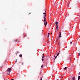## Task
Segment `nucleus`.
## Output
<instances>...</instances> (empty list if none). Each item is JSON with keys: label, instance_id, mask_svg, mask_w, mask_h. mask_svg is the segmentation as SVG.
<instances>
[{"label": "nucleus", "instance_id": "obj_22", "mask_svg": "<svg viewBox=\"0 0 80 80\" xmlns=\"http://www.w3.org/2000/svg\"><path fill=\"white\" fill-rule=\"evenodd\" d=\"M56 55H57V53H56Z\"/></svg>", "mask_w": 80, "mask_h": 80}, {"label": "nucleus", "instance_id": "obj_21", "mask_svg": "<svg viewBox=\"0 0 80 80\" xmlns=\"http://www.w3.org/2000/svg\"><path fill=\"white\" fill-rule=\"evenodd\" d=\"M63 78V77H62V79Z\"/></svg>", "mask_w": 80, "mask_h": 80}, {"label": "nucleus", "instance_id": "obj_32", "mask_svg": "<svg viewBox=\"0 0 80 80\" xmlns=\"http://www.w3.org/2000/svg\"><path fill=\"white\" fill-rule=\"evenodd\" d=\"M80 72L79 73V75H80Z\"/></svg>", "mask_w": 80, "mask_h": 80}, {"label": "nucleus", "instance_id": "obj_11", "mask_svg": "<svg viewBox=\"0 0 80 80\" xmlns=\"http://www.w3.org/2000/svg\"><path fill=\"white\" fill-rule=\"evenodd\" d=\"M59 54H60V53H59L58 55H57V56H56V57H57L58 56V55H59Z\"/></svg>", "mask_w": 80, "mask_h": 80}, {"label": "nucleus", "instance_id": "obj_4", "mask_svg": "<svg viewBox=\"0 0 80 80\" xmlns=\"http://www.w3.org/2000/svg\"><path fill=\"white\" fill-rule=\"evenodd\" d=\"M58 22H55V25L56 26H57L58 25Z\"/></svg>", "mask_w": 80, "mask_h": 80}, {"label": "nucleus", "instance_id": "obj_15", "mask_svg": "<svg viewBox=\"0 0 80 80\" xmlns=\"http://www.w3.org/2000/svg\"><path fill=\"white\" fill-rule=\"evenodd\" d=\"M18 39H16V40H15V42H17Z\"/></svg>", "mask_w": 80, "mask_h": 80}, {"label": "nucleus", "instance_id": "obj_35", "mask_svg": "<svg viewBox=\"0 0 80 80\" xmlns=\"http://www.w3.org/2000/svg\"><path fill=\"white\" fill-rule=\"evenodd\" d=\"M52 75V74L51 75Z\"/></svg>", "mask_w": 80, "mask_h": 80}, {"label": "nucleus", "instance_id": "obj_14", "mask_svg": "<svg viewBox=\"0 0 80 80\" xmlns=\"http://www.w3.org/2000/svg\"><path fill=\"white\" fill-rule=\"evenodd\" d=\"M48 37H49V35H50V33H48Z\"/></svg>", "mask_w": 80, "mask_h": 80}, {"label": "nucleus", "instance_id": "obj_16", "mask_svg": "<svg viewBox=\"0 0 80 80\" xmlns=\"http://www.w3.org/2000/svg\"><path fill=\"white\" fill-rule=\"evenodd\" d=\"M57 56H56V57H55L54 58V60H55V59H56V58H57Z\"/></svg>", "mask_w": 80, "mask_h": 80}, {"label": "nucleus", "instance_id": "obj_28", "mask_svg": "<svg viewBox=\"0 0 80 80\" xmlns=\"http://www.w3.org/2000/svg\"><path fill=\"white\" fill-rule=\"evenodd\" d=\"M29 14H31V13L30 12L29 13Z\"/></svg>", "mask_w": 80, "mask_h": 80}, {"label": "nucleus", "instance_id": "obj_9", "mask_svg": "<svg viewBox=\"0 0 80 80\" xmlns=\"http://www.w3.org/2000/svg\"><path fill=\"white\" fill-rule=\"evenodd\" d=\"M19 57H22V54H20V55H19Z\"/></svg>", "mask_w": 80, "mask_h": 80}, {"label": "nucleus", "instance_id": "obj_25", "mask_svg": "<svg viewBox=\"0 0 80 80\" xmlns=\"http://www.w3.org/2000/svg\"><path fill=\"white\" fill-rule=\"evenodd\" d=\"M58 38V39H59V38Z\"/></svg>", "mask_w": 80, "mask_h": 80}, {"label": "nucleus", "instance_id": "obj_33", "mask_svg": "<svg viewBox=\"0 0 80 80\" xmlns=\"http://www.w3.org/2000/svg\"><path fill=\"white\" fill-rule=\"evenodd\" d=\"M57 80H59V79H57Z\"/></svg>", "mask_w": 80, "mask_h": 80}, {"label": "nucleus", "instance_id": "obj_24", "mask_svg": "<svg viewBox=\"0 0 80 80\" xmlns=\"http://www.w3.org/2000/svg\"><path fill=\"white\" fill-rule=\"evenodd\" d=\"M22 65H23V62L22 63Z\"/></svg>", "mask_w": 80, "mask_h": 80}, {"label": "nucleus", "instance_id": "obj_31", "mask_svg": "<svg viewBox=\"0 0 80 80\" xmlns=\"http://www.w3.org/2000/svg\"><path fill=\"white\" fill-rule=\"evenodd\" d=\"M51 33V34H52V33Z\"/></svg>", "mask_w": 80, "mask_h": 80}, {"label": "nucleus", "instance_id": "obj_2", "mask_svg": "<svg viewBox=\"0 0 80 80\" xmlns=\"http://www.w3.org/2000/svg\"><path fill=\"white\" fill-rule=\"evenodd\" d=\"M7 71L8 72H9L10 73V72H11V68H9L7 70Z\"/></svg>", "mask_w": 80, "mask_h": 80}, {"label": "nucleus", "instance_id": "obj_10", "mask_svg": "<svg viewBox=\"0 0 80 80\" xmlns=\"http://www.w3.org/2000/svg\"><path fill=\"white\" fill-rule=\"evenodd\" d=\"M80 79V76H78V80H79Z\"/></svg>", "mask_w": 80, "mask_h": 80}, {"label": "nucleus", "instance_id": "obj_34", "mask_svg": "<svg viewBox=\"0 0 80 80\" xmlns=\"http://www.w3.org/2000/svg\"><path fill=\"white\" fill-rule=\"evenodd\" d=\"M48 43H49V42H48Z\"/></svg>", "mask_w": 80, "mask_h": 80}, {"label": "nucleus", "instance_id": "obj_12", "mask_svg": "<svg viewBox=\"0 0 80 80\" xmlns=\"http://www.w3.org/2000/svg\"><path fill=\"white\" fill-rule=\"evenodd\" d=\"M67 67H66L64 69V70H67Z\"/></svg>", "mask_w": 80, "mask_h": 80}, {"label": "nucleus", "instance_id": "obj_8", "mask_svg": "<svg viewBox=\"0 0 80 80\" xmlns=\"http://www.w3.org/2000/svg\"><path fill=\"white\" fill-rule=\"evenodd\" d=\"M72 80H75V78H72Z\"/></svg>", "mask_w": 80, "mask_h": 80}, {"label": "nucleus", "instance_id": "obj_23", "mask_svg": "<svg viewBox=\"0 0 80 80\" xmlns=\"http://www.w3.org/2000/svg\"><path fill=\"white\" fill-rule=\"evenodd\" d=\"M56 42H58V40L56 41Z\"/></svg>", "mask_w": 80, "mask_h": 80}, {"label": "nucleus", "instance_id": "obj_5", "mask_svg": "<svg viewBox=\"0 0 80 80\" xmlns=\"http://www.w3.org/2000/svg\"><path fill=\"white\" fill-rule=\"evenodd\" d=\"M43 14H44L45 15L44 16V18L45 19V17H46V12L43 13Z\"/></svg>", "mask_w": 80, "mask_h": 80}, {"label": "nucleus", "instance_id": "obj_7", "mask_svg": "<svg viewBox=\"0 0 80 80\" xmlns=\"http://www.w3.org/2000/svg\"><path fill=\"white\" fill-rule=\"evenodd\" d=\"M44 57H45V55L44 54H43V56L42 58V59L44 58Z\"/></svg>", "mask_w": 80, "mask_h": 80}, {"label": "nucleus", "instance_id": "obj_27", "mask_svg": "<svg viewBox=\"0 0 80 80\" xmlns=\"http://www.w3.org/2000/svg\"><path fill=\"white\" fill-rule=\"evenodd\" d=\"M58 52V50H57V52Z\"/></svg>", "mask_w": 80, "mask_h": 80}, {"label": "nucleus", "instance_id": "obj_19", "mask_svg": "<svg viewBox=\"0 0 80 80\" xmlns=\"http://www.w3.org/2000/svg\"><path fill=\"white\" fill-rule=\"evenodd\" d=\"M10 75V73H8V75Z\"/></svg>", "mask_w": 80, "mask_h": 80}, {"label": "nucleus", "instance_id": "obj_30", "mask_svg": "<svg viewBox=\"0 0 80 80\" xmlns=\"http://www.w3.org/2000/svg\"><path fill=\"white\" fill-rule=\"evenodd\" d=\"M54 57H55V56H54Z\"/></svg>", "mask_w": 80, "mask_h": 80}, {"label": "nucleus", "instance_id": "obj_18", "mask_svg": "<svg viewBox=\"0 0 80 80\" xmlns=\"http://www.w3.org/2000/svg\"><path fill=\"white\" fill-rule=\"evenodd\" d=\"M70 44H72V42H70Z\"/></svg>", "mask_w": 80, "mask_h": 80}, {"label": "nucleus", "instance_id": "obj_6", "mask_svg": "<svg viewBox=\"0 0 80 80\" xmlns=\"http://www.w3.org/2000/svg\"><path fill=\"white\" fill-rule=\"evenodd\" d=\"M58 30V26H56V30Z\"/></svg>", "mask_w": 80, "mask_h": 80}, {"label": "nucleus", "instance_id": "obj_13", "mask_svg": "<svg viewBox=\"0 0 80 80\" xmlns=\"http://www.w3.org/2000/svg\"><path fill=\"white\" fill-rule=\"evenodd\" d=\"M43 65H42L41 66V68H43Z\"/></svg>", "mask_w": 80, "mask_h": 80}, {"label": "nucleus", "instance_id": "obj_26", "mask_svg": "<svg viewBox=\"0 0 80 80\" xmlns=\"http://www.w3.org/2000/svg\"><path fill=\"white\" fill-rule=\"evenodd\" d=\"M59 45H60V42H59Z\"/></svg>", "mask_w": 80, "mask_h": 80}, {"label": "nucleus", "instance_id": "obj_20", "mask_svg": "<svg viewBox=\"0 0 80 80\" xmlns=\"http://www.w3.org/2000/svg\"><path fill=\"white\" fill-rule=\"evenodd\" d=\"M17 62V59L16 60V61H15V63H16Z\"/></svg>", "mask_w": 80, "mask_h": 80}, {"label": "nucleus", "instance_id": "obj_3", "mask_svg": "<svg viewBox=\"0 0 80 80\" xmlns=\"http://www.w3.org/2000/svg\"><path fill=\"white\" fill-rule=\"evenodd\" d=\"M62 33L61 32H60V34H59V35L58 37L59 38H60L61 37V33Z\"/></svg>", "mask_w": 80, "mask_h": 80}, {"label": "nucleus", "instance_id": "obj_29", "mask_svg": "<svg viewBox=\"0 0 80 80\" xmlns=\"http://www.w3.org/2000/svg\"><path fill=\"white\" fill-rule=\"evenodd\" d=\"M60 51H59V53H60Z\"/></svg>", "mask_w": 80, "mask_h": 80}, {"label": "nucleus", "instance_id": "obj_1", "mask_svg": "<svg viewBox=\"0 0 80 80\" xmlns=\"http://www.w3.org/2000/svg\"><path fill=\"white\" fill-rule=\"evenodd\" d=\"M44 21L45 22L44 25H45V27L47 26V22H46V19L44 18Z\"/></svg>", "mask_w": 80, "mask_h": 80}, {"label": "nucleus", "instance_id": "obj_17", "mask_svg": "<svg viewBox=\"0 0 80 80\" xmlns=\"http://www.w3.org/2000/svg\"><path fill=\"white\" fill-rule=\"evenodd\" d=\"M42 60L43 61V60H44L43 59H42Z\"/></svg>", "mask_w": 80, "mask_h": 80}]
</instances>
